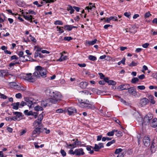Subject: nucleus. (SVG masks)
<instances>
[{"instance_id":"obj_48","label":"nucleus","mask_w":157,"mask_h":157,"mask_svg":"<svg viewBox=\"0 0 157 157\" xmlns=\"http://www.w3.org/2000/svg\"><path fill=\"white\" fill-rule=\"evenodd\" d=\"M0 96H1L0 98H2V99H6L8 98V97L6 96L4 94H3L1 93L0 92Z\"/></svg>"},{"instance_id":"obj_19","label":"nucleus","mask_w":157,"mask_h":157,"mask_svg":"<svg viewBox=\"0 0 157 157\" xmlns=\"http://www.w3.org/2000/svg\"><path fill=\"white\" fill-rule=\"evenodd\" d=\"M20 103L19 102H17L16 103H12L11 105L13 106V109L17 110L19 108V106Z\"/></svg>"},{"instance_id":"obj_46","label":"nucleus","mask_w":157,"mask_h":157,"mask_svg":"<svg viewBox=\"0 0 157 157\" xmlns=\"http://www.w3.org/2000/svg\"><path fill=\"white\" fill-rule=\"evenodd\" d=\"M125 58H123L121 61L118 62V65H120L121 63L123 64H125Z\"/></svg>"},{"instance_id":"obj_59","label":"nucleus","mask_w":157,"mask_h":157,"mask_svg":"<svg viewBox=\"0 0 157 157\" xmlns=\"http://www.w3.org/2000/svg\"><path fill=\"white\" fill-rule=\"evenodd\" d=\"M18 55L20 58L23 56L24 52L22 51H20L18 52Z\"/></svg>"},{"instance_id":"obj_55","label":"nucleus","mask_w":157,"mask_h":157,"mask_svg":"<svg viewBox=\"0 0 157 157\" xmlns=\"http://www.w3.org/2000/svg\"><path fill=\"white\" fill-rule=\"evenodd\" d=\"M15 97L17 98H22V95L21 93H18L16 94Z\"/></svg>"},{"instance_id":"obj_31","label":"nucleus","mask_w":157,"mask_h":157,"mask_svg":"<svg viewBox=\"0 0 157 157\" xmlns=\"http://www.w3.org/2000/svg\"><path fill=\"white\" fill-rule=\"evenodd\" d=\"M123 151V150L121 148L117 149L114 152V155H117L118 154H121L120 153L121 152Z\"/></svg>"},{"instance_id":"obj_22","label":"nucleus","mask_w":157,"mask_h":157,"mask_svg":"<svg viewBox=\"0 0 157 157\" xmlns=\"http://www.w3.org/2000/svg\"><path fill=\"white\" fill-rule=\"evenodd\" d=\"M97 41V40L96 39H94L92 41H88L86 42V43L87 44H88L89 46L92 45L94 44H95Z\"/></svg>"},{"instance_id":"obj_50","label":"nucleus","mask_w":157,"mask_h":157,"mask_svg":"<svg viewBox=\"0 0 157 157\" xmlns=\"http://www.w3.org/2000/svg\"><path fill=\"white\" fill-rule=\"evenodd\" d=\"M60 153L63 156H65L66 155V153L63 149H61L60 150Z\"/></svg>"},{"instance_id":"obj_3","label":"nucleus","mask_w":157,"mask_h":157,"mask_svg":"<svg viewBox=\"0 0 157 157\" xmlns=\"http://www.w3.org/2000/svg\"><path fill=\"white\" fill-rule=\"evenodd\" d=\"M153 118V116L152 114H148L145 116L142 123V125H147L150 124Z\"/></svg>"},{"instance_id":"obj_61","label":"nucleus","mask_w":157,"mask_h":157,"mask_svg":"<svg viewBox=\"0 0 157 157\" xmlns=\"http://www.w3.org/2000/svg\"><path fill=\"white\" fill-rule=\"evenodd\" d=\"M149 44L148 43H145V44H143L142 45V47L144 48H147V47H148V46H149Z\"/></svg>"},{"instance_id":"obj_52","label":"nucleus","mask_w":157,"mask_h":157,"mask_svg":"<svg viewBox=\"0 0 157 157\" xmlns=\"http://www.w3.org/2000/svg\"><path fill=\"white\" fill-rule=\"evenodd\" d=\"M151 15V14L149 12H148L144 14V17L145 18L148 17L150 16Z\"/></svg>"},{"instance_id":"obj_36","label":"nucleus","mask_w":157,"mask_h":157,"mask_svg":"<svg viewBox=\"0 0 157 157\" xmlns=\"http://www.w3.org/2000/svg\"><path fill=\"white\" fill-rule=\"evenodd\" d=\"M139 80V79L138 78L134 77L132 79L131 82L132 83H135L136 82L138 81Z\"/></svg>"},{"instance_id":"obj_35","label":"nucleus","mask_w":157,"mask_h":157,"mask_svg":"<svg viewBox=\"0 0 157 157\" xmlns=\"http://www.w3.org/2000/svg\"><path fill=\"white\" fill-rule=\"evenodd\" d=\"M1 77H3L7 76V74L4 71H1Z\"/></svg>"},{"instance_id":"obj_20","label":"nucleus","mask_w":157,"mask_h":157,"mask_svg":"<svg viewBox=\"0 0 157 157\" xmlns=\"http://www.w3.org/2000/svg\"><path fill=\"white\" fill-rule=\"evenodd\" d=\"M155 144V140H153L150 146V149L152 153H154L155 151V146H154Z\"/></svg>"},{"instance_id":"obj_32","label":"nucleus","mask_w":157,"mask_h":157,"mask_svg":"<svg viewBox=\"0 0 157 157\" xmlns=\"http://www.w3.org/2000/svg\"><path fill=\"white\" fill-rule=\"evenodd\" d=\"M88 109H94L95 108V106L92 104H91L89 103L87 107V108Z\"/></svg>"},{"instance_id":"obj_34","label":"nucleus","mask_w":157,"mask_h":157,"mask_svg":"<svg viewBox=\"0 0 157 157\" xmlns=\"http://www.w3.org/2000/svg\"><path fill=\"white\" fill-rule=\"evenodd\" d=\"M35 110L36 111H42L43 109L42 107L40 106H36L34 108Z\"/></svg>"},{"instance_id":"obj_40","label":"nucleus","mask_w":157,"mask_h":157,"mask_svg":"<svg viewBox=\"0 0 157 157\" xmlns=\"http://www.w3.org/2000/svg\"><path fill=\"white\" fill-rule=\"evenodd\" d=\"M54 24L55 25H63V23L60 20H56L54 22Z\"/></svg>"},{"instance_id":"obj_23","label":"nucleus","mask_w":157,"mask_h":157,"mask_svg":"<svg viewBox=\"0 0 157 157\" xmlns=\"http://www.w3.org/2000/svg\"><path fill=\"white\" fill-rule=\"evenodd\" d=\"M60 54H61V57L58 60L60 62H62L67 59V56H64L63 55L61 54V53Z\"/></svg>"},{"instance_id":"obj_26","label":"nucleus","mask_w":157,"mask_h":157,"mask_svg":"<svg viewBox=\"0 0 157 157\" xmlns=\"http://www.w3.org/2000/svg\"><path fill=\"white\" fill-rule=\"evenodd\" d=\"M117 130L116 129H113L111 131L108 132L107 135L108 136H113L114 134V133L116 132H117Z\"/></svg>"},{"instance_id":"obj_56","label":"nucleus","mask_w":157,"mask_h":157,"mask_svg":"<svg viewBox=\"0 0 157 157\" xmlns=\"http://www.w3.org/2000/svg\"><path fill=\"white\" fill-rule=\"evenodd\" d=\"M10 59L11 60H17L18 59V58L16 55H13L11 57Z\"/></svg>"},{"instance_id":"obj_28","label":"nucleus","mask_w":157,"mask_h":157,"mask_svg":"<svg viewBox=\"0 0 157 157\" xmlns=\"http://www.w3.org/2000/svg\"><path fill=\"white\" fill-rule=\"evenodd\" d=\"M26 57H28V56H23L21 58H19V60L20 61L22 62L28 61H29V60L25 58Z\"/></svg>"},{"instance_id":"obj_27","label":"nucleus","mask_w":157,"mask_h":157,"mask_svg":"<svg viewBox=\"0 0 157 157\" xmlns=\"http://www.w3.org/2000/svg\"><path fill=\"white\" fill-rule=\"evenodd\" d=\"M23 16L24 18L27 21H29L31 19V18H33L32 16L29 14L25 15V14H24Z\"/></svg>"},{"instance_id":"obj_51","label":"nucleus","mask_w":157,"mask_h":157,"mask_svg":"<svg viewBox=\"0 0 157 157\" xmlns=\"http://www.w3.org/2000/svg\"><path fill=\"white\" fill-rule=\"evenodd\" d=\"M137 88L140 90H144L145 88V87L144 86H138Z\"/></svg>"},{"instance_id":"obj_8","label":"nucleus","mask_w":157,"mask_h":157,"mask_svg":"<svg viewBox=\"0 0 157 157\" xmlns=\"http://www.w3.org/2000/svg\"><path fill=\"white\" fill-rule=\"evenodd\" d=\"M50 103H52L50 98L41 101V105L45 107L48 105H50Z\"/></svg>"},{"instance_id":"obj_16","label":"nucleus","mask_w":157,"mask_h":157,"mask_svg":"<svg viewBox=\"0 0 157 157\" xmlns=\"http://www.w3.org/2000/svg\"><path fill=\"white\" fill-rule=\"evenodd\" d=\"M78 146H81V141H78L77 139L73 143L72 149Z\"/></svg>"},{"instance_id":"obj_10","label":"nucleus","mask_w":157,"mask_h":157,"mask_svg":"<svg viewBox=\"0 0 157 157\" xmlns=\"http://www.w3.org/2000/svg\"><path fill=\"white\" fill-rule=\"evenodd\" d=\"M150 139L149 137L147 136H144L143 139V143L144 145L146 147H148L150 143Z\"/></svg>"},{"instance_id":"obj_7","label":"nucleus","mask_w":157,"mask_h":157,"mask_svg":"<svg viewBox=\"0 0 157 157\" xmlns=\"http://www.w3.org/2000/svg\"><path fill=\"white\" fill-rule=\"evenodd\" d=\"M79 102H80V106L83 108H87L88 106V105L89 103V101L87 100H83L82 99L81 100V101L78 100Z\"/></svg>"},{"instance_id":"obj_54","label":"nucleus","mask_w":157,"mask_h":157,"mask_svg":"<svg viewBox=\"0 0 157 157\" xmlns=\"http://www.w3.org/2000/svg\"><path fill=\"white\" fill-rule=\"evenodd\" d=\"M110 17L111 20H112L114 21L117 20V17L116 16H111Z\"/></svg>"},{"instance_id":"obj_9","label":"nucleus","mask_w":157,"mask_h":157,"mask_svg":"<svg viewBox=\"0 0 157 157\" xmlns=\"http://www.w3.org/2000/svg\"><path fill=\"white\" fill-rule=\"evenodd\" d=\"M67 111L69 115H74L77 112V109L72 107L68 108Z\"/></svg>"},{"instance_id":"obj_62","label":"nucleus","mask_w":157,"mask_h":157,"mask_svg":"<svg viewBox=\"0 0 157 157\" xmlns=\"http://www.w3.org/2000/svg\"><path fill=\"white\" fill-rule=\"evenodd\" d=\"M113 119L114 121L116 123H117V124H119V123H120V121L118 119H117L116 117L113 118Z\"/></svg>"},{"instance_id":"obj_38","label":"nucleus","mask_w":157,"mask_h":157,"mask_svg":"<svg viewBox=\"0 0 157 157\" xmlns=\"http://www.w3.org/2000/svg\"><path fill=\"white\" fill-rule=\"evenodd\" d=\"M139 63L137 62H135L134 61H132V63L129 65L130 67H134L137 65Z\"/></svg>"},{"instance_id":"obj_1","label":"nucleus","mask_w":157,"mask_h":157,"mask_svg":"<svg viewBox=\"0 0 157 157\" xmlns=\"http://www.w3.org/2000/svg\"><path fill=\"white\" fill-rule=\"evenodd\" d=\"M45 92L47 95H49L52 98H50L52 103H56L58 101L61 100L62 98L61 93L58 91L53 92L50 91L49 89H47L46 90Z\"/></svg>"},{"instance_id":"obj_33","label":"nucleus","mask_w":157,"mask_h":157,"mask_svg":"<svg viewBox=\"0 0 157 157\" xmlns=\"http://www.w3.org/2000/svg\"><path fill=\"white\" fill-rule=\"evenodd\" d=\"M88 59L92 61H95L97 59L96 57L92 55H89L88 57Z\"/></svg>"},{"instance_id":"obj_2","label":"nucleus","mask_w":157,"mask_h":157,"mask_svg":"<svg viewBox=\"0 0 157 157\" xmlns=\"http://www.w3.org/2000/svg\"><path fill=\"white\" fill-rule=\"evenodd\" d=\"M36 71L33 73V76L38 78L40 76L44 77L46 76V70L42 67L38 66L35 67Z\"/></svg>"},{"instance_id":"obj_12","label":"nucleus","mask_w":157,"mask_h":157,"mask_svg":"<svg viewBox=\"0 0 157 157\" xmlns=\"http://www.w3.org/2000/svg\"><path fill=\"white\" fill-rule=\"evenodd\" d=\"M75 155L78 156L83 155L85 154L83 149L82 148L75 149Z\"/></svg>"},{"instance_id":"obj_43","label":"nucleus","mask_w":157,"mask_h":157,"mask_svg":"<svg viewBox=\"0 0 157 157\" xmlns=\"http://www.w3.org/2000/svg\"><path fill=\"white\" fill-rule=\"evenodd\" d=\"M86 149L88 151H90L89 153L90 154H92L94 153V151L93 150H91L90 146L87 147H86Z\"/></svg>"},{"instance_id":"obj_64","label":"nucleus","mask_w":157,"mask_h":157,"mask_svg":"<svg viewBox=\"0 0 157 157\" xmlns=\"http://www.w3.org/2000/svg\"><path fill=\"white\" fill-rule=\"evenodd\" d=\"M138 78L140 79H144L145 78V76L144 75L142 74L138 76Z\"/></svg>"},{"instance_id":"obj_17","label":"nucleus","mask_w":157,"mask_h":157,"mask_svg":"<svg viewBox=\"0 0 157 157\" xmlns=\"http://www.w3.org/2000/svg\"><path fill=\"white\" fill-rule=\"evenodd\" d=\"M88 85V83L86 82H82L79 84V86L82 89H85Z\"/></svg>"},{"instance_id":"obj_4","label":"nucleus","mask_w":157,"mask_h":157,"mask_svg":"<svg viewBox=\"0 0 157 157\" xmlns=\"http://www.w3.org/2000/svg\"><path fill=\"white\" fill-rule=\"evenodd\" d=\"M33 126L35 128L33 132V135H34V136H36L42 132V129L41 128V125L36 126L33 124Z\"/></svg>"},{"instance_id":"obj_45","label":"nucleus","mask_w":157,"mask_h":157,"mask_svg":"<svg viewBox=\"0 0 157 157\" xmlns=\"http://www.w3.org/2000/svg\"><path fill=\"white\" fill-rule=\"evenodd\" d=\"M73 38L71 36H66L64 38V40H65L69 41L72 40Z\"/></svg>"},{"instance_id":"obj_30","label":"nucleus","mask_w":157,"mask_h":157,"mask_svg":"<svg viewBox=\"0 0 157 157\" xmlns=\"http://www.w3.org/2000/svg\"><path fill=\"white\" fill-rule=\"evenodd\" d=\"M13 113L14 115H15L16 116V117H17V118H19L20 117L22 116V113L21 112H13Z\"/></svg>"},{"instance_id":"obj_60","label":"nucleus","mask_w":157,"mask_h":157,"mask_svg":"<svg viewBox=\"0 0 157 157\" xmlns=\"http://www.w3.org/2000/svg\"><path fill=\"white\" fill-rule=\"evenodd\" d=\"M124 15L125 16L129 18L131 15V13H128L126 12H125L124 13Z\"/></svg>"},{"instance_id":"obj_63","label":"nucleus","mask_w":157,"mask_h":157,"mask_svg":"<svg viewBox=\"0 0 157 157\" xmlns=\"http://www.w3.org/2000/svg\"><path fill=\"white\" fill-rule=\"evenodd\" d=\"M40 54V53H39L38 52H37V51H36L34 54V58H36L37 57L39 56Z\"/></svg>"},{"instance_id":"obj_49","label":"nucleus","mask_w":157,"mask_h":157,"mask_svg":"<svg viewBox=\"0 0 157 157\" xmlns=\"http://www.w3.org/2000/svg\"><path fill=\"white\" fill-rule=\"evenodd\" d=\"M29 36L30 37V39L34 43L36 42V40L34 37L33 36L31 35H30Z\"/></svg>"},{"instance_id":"obj_47","label":"nucleus","mask_w":157,"mask_h":157,"mask_svg":"<svg viewBox=\"0 0 157 157\" xmlns=\"http://www.w3.org/2000/svg\"><path fill=\"white\" fill-rule=\"evenodd\" d=\"M42 132H44V130H45V133L47 134H49L50 132V130L49 129H47L46 128H44L42 129Z\"/></svg>"},{"instance_id":"obj_42","label":"nucleus","mask_w":157,"mask_h":157,"mask_svg":"<svg viewBox=\"0 0 157 157\" xmlns=\"http://www.w3.org/2000/svg\"><path fill=\"white\" fill-rule=\"evenodd\" d=\"M115 142V140H113L112 141L108 142L106 144L107 146H109L111 145L112 144H114Z\"/></svg>"},{"instance_id":"obj_44","label":"nucleus","mask_w":157,"mask_h":157,"mask_svg":"<svg viewBox=\"0 0 157 157\" xmlns=\"http://www.w3.org/2000/svg\"><path fill=\"white\" fill-rule=\"evenodd\" d=\"M116 132L117 133L116 134V135L117 137H119L122 136V133L121 132V131H117V132Z\"/></svg>"},{"instance_id":"obj_21","label":"nucleus","mask_w":157,"mask_h":157,"mask_svg":"<svg viewBox=\"0 0 157 157\" xmlns=\"http://www.w3.org/2000/svg\"><path fill=\"white\" fill-rule=\"evenodd\" d=\"M25 101H26V105H28V106H31L33 104L32 101L30 100L29 98H25Z\"/></svg>"},{"instance_id":"obj_53","label":"nucleus","mask_w":157,"mask_h":157,"mask_svg":"<svg viewBox=\"0 0 157 157\" xmlns=\"http://www.w3.org/2000/svg\"><path fill=\"white\" fill-rule=\"evenodd\" d=\"M25 105H26V103L24 101H22L21 103H20L19 108H21Z\"/></svg>"},{"instance_id":"obj_39","label":"nucleus","mask_w":157,"mask_h":157,"mask_svg":"<svg viewBox=\"0 0 157 157\" xmlns=\"http://www.w3.org/2000/svg\"><path fill=\"white\" fill-rule=\"evenodd\" d=\"M108 83L109 85H114L116 84V82L113 80H109L108 82Z\"/></svg>"},{"instance_id":"obj_6","label":"nucleus","mask_w":157,"mask_h":157,"mask_svg":"<svg viewBox=\"0 0 157 157\" xmlns=\"http://www.w3.org/2000/svg\"><path fill=\"white\" fill-rule=\"evenodd\" d=\"M43 112H42V113L40 114L39 115L38 119L34 122L33 123V125L36 126L37 125H40L41 124V121L43 118Z\"/></svg>"},{"instance_id":"obj_25","label":"nucleus","mask_w":157,"mask_h":157,"mask_svg":"<svg viewBox=\"0 0 157 157\" xmlns=\"http://www.w3.org/2000/svg\"><path fill=\"white\" fill-rule=\"evenodd\" d=\"M67 10L68 11L70 10V13L71 14L73 13L75 11L73 7H72L70 5H68V7L67 8Z\"/></svg>"},{"instance_id":"obj_58","label":"nucleus","mask_w":157,"mask_h":157,"mask_svg":"<svg viewBox=\"0 0 157 157\" xmlns=\"http://www.w3.org/2000/svg\"><path fill=\"white\" fill-rule=\"evenodd\" d=\"M72 149V148L69 151V153L71 155H75V151H74Z\"/></svg>"},{"instance_id":"obj_13","label":"nucleus","mask_w":157,"mask_h":157,"mask_svg":"<svg viewBox=\"0 0 157 157\" xmlns=\"http://www.w3.org/2000/svg\"><path fill=\"white\" fill-rule=\"evenodd\" d=\"M149 102V100L145 98H144L140 100V104L142 106H143L148 104Z\"/></svg>"},{"instance_id":"obj_18","label":"nucleus","mask_w":157,"mask_h":157,"mask_svg":"<svg viewBox=\"0 0 157 157\" xmlns=\"http://www.w3.org/2000/svg\"><path fill=\"white\" fill-rule=\"evenodd\" d=\"M147 97L148 98L151 103L152 104H154L155 103V102L154 100V97L153 95L151 94H148Z\"/></svg>"},{"instance_id":"obj_14","label":"nucleus","mask_w":157,"mask_h":157,"mask_svg":"<svg viewBox=\"0 0 157 157\" xmlns=\"http://www.w3.org/2000/svg\"><path fill=\"white\" fill-rule=\"evenodd\" d=\"M130 86L129 84H121L118 87L120 90H127L128 88Z\"/></svg>"},{"instance_id":"obj_11","label":"nucleus","mask_w":157,"mask_h":157,"mask_svg":"<svg viewBox=\"0 0 157 157\" xmlns=\"http://www.w3.org/2000/svg\"><path fill=\"white\" fill-rule=\"evenodd\" d=\"M128 92L130 95L136 96V89L133 87H129L127 89Z\"/></svg>"},{"instance_id":"obj_57","label":"nucleus","mask_w":157,"mask_h":157,"mask_svg":"<svg viewBox=\"0 0 157 157\" xmlns=\"http://www.w3.org/2000/svg\"><path fill=\"white\" fill-rule=\"evenodd\" d=\"M63 111L61 109H58L56 110V113H63Z\"/></svg>"},{"instance_id":"obj_24","label":"nucleus","mask_w":157,"mask_h":157,"mask_svg":"<svg viewBox=\"0 0 157 157\" xmlns=\"http://www.w3.org/2000/svg\"><path fill=\"white\" fill-rule=\"evenodd\" d=\"M94 5H93V4L91 3L90 2L89 3V5L90 6H86V7L85 9H87L88 10H92V9L93 8H96L95 6Z\"/></svg>"},{"instance_id":"obj_29","label":"nucleus","mask_w":157,"mask_h":157,"mask_svg":"<svg viewBox=\"0 0 157 157\" xmlns=\"http://www.w3.org/2000/svg\"><path fill=\"white\" fill-rule=\"evenodd\" d=\"M64 28L68 31H71L72 29V25H66L64 26Z\"/></svg>"},{"instance_id":"obj_15","label":"nucleus","mask_w":157,"mask_h":157,"mask_svg":"<svg viewBox=\"0 0 157 157\" xmlns=\"http://www.w3.org/2000/svg\"><path fill=\"white\" fill-rule=\"evenodd\" d=\"M150 126L155 128L157 127V119L156 118H154L152 119L151 122L150 123Z\"/></svg>"},{"instance_id":"obj_41","label":"nucleus","mask_w":157,"mask_h":157,"mask_svg":"<svg viewBox=\"0 0 157 157\" xmlns=\"http://www.w3.org/2000/svg\"><path fill=\"white\" fill-rule=\"evenodd\" d=\"M101 149L98 145L97 144L94 145V149L95 151H99V150Z\"/></svg>"},{"instance_id":"obj_5","label":"nucleus","mask_w":157,"mask_h":157,"mask_svg":"<svg viewBox=\"0 0 157 157\" xmlns=\"http://www.w3.org/2000/svg\"><path fill=\"white\" fill-rule=\"evenodd\" d=\"M32 74L31 73L26 74L24 76V79L29 82H33L35 81V79L32 77Z\"/></svg>"},{"instance_id":"obj_37","label":"nucleus","mask_w":157,"mask_h":157,"mask_svg":"<svg viewBox=\"0 0 157 157\" xmlns=\"http://www.w3.org/2000/svg\"><path fill=\"white\" fill-rule=\"evenodd\" d=\"M25 13L26 15H27L28 14H34V15H36V13L34 11L31 10H29L28 12H26Z\"/></svg>"}]
</instances>
